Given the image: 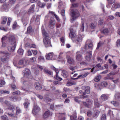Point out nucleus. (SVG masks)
Instances as JSON below:
<instances>
[{
	"mask_svg": "<svg viewBox=\"0 0 120 120\" xmlns=\"http://www.w3.org/2000/svg\"><path fill=\"white\" fill-rule=\"evenodd\" d=\"M23 73L24 77L21 79V81L23 82L24 85V89L25 90L28 91L32 88V85L28 82L23 81V80L25 78H26L30 80L32 79V76L31 74L30 70L28 69H26L23 71Z\"/></svg>",
	"mask_w": 120,
	"mask_h": 120,
	"instance_id": "obj_1",
	"label": "nucleus"
},
{
	"mask_svg": "<svg viewBox=\"0 0 120 120\" xmlns=\"http://www.w3.org/2000/svg\"><path fill=\"white\" fill-rule=\"evenodd\" d=\"M7 39H9V45L8 47V50L10 52H13L16 46V40L14 36L10 35L8 37Z\"/></svg>",
	"mask_w": 120,
	"mask_h": 120,
	"instance_id": "obj_2",
	"label": "nucleus"
},
{
	"mask_svg": "<svg viewBox=\"0 0 120 120\" xmlns=\"http://www.w3.org/2000/svg\"><path fill=\"white\" fill-rule=\"evenodd\" d=\"M71 16L72 18L71 20L72 22L75 20V19L78 17L80 16L79 11L76 9H72L71 10Z\"/></svg>",
	"mask_w": 120,
	"mask_h": 120,
	"instance_id": "obj_3",
	"label": "nucleus"
},
{
	"mask_svg": "<svg viewBox=\"0 0 120 120\" xmlns=\"http://www.w3.org/2000/svg\"><path fill=\"white\" fill-rule=\"evenodd\" d=\"M84 48L86 50L89 49L92 50L93 48V43L90 40H87L86 42Z\"/></svg>",
	"mask_w": 120,
	"mask_h": 120,
	"instance_id": "obj_4",
	"label": "nucleus"
},
{
	"mask_svg": "<svg viewBox=\"0 0 120 120\" xmlns=\"http://www.w3.org/2000/svg\"><path fill=\"white\" fill-rule=\"evenodd\" d=\"M45 45H48L47 46V47H49L51 46L50 44V38L49 36V35L45 32Z\"/></svg>",
	"mask_w": 120,
	"mask_h": 120,
	"instance_id": "obj_5",
	"label": "nucleus"
},
{
	"mask_svg": "<svg viewBox=\"0 0 120 120\" xmlns=\"http://www.w3.org/2000/svg\"><path fill=\"white\" fill-rule=\"evenodd\" d=\"M40 109L39 107L36 105H34V107L33 110L32 111L33 113L36 115L40 111Z\"/></svg>",
	"mask_w": 120,
	"mask_h": 120,
	"instance_id": "obj_6",
	"label": "nucleus"
},
{
	"mask_svg": "<svg viewBox=\"0 0 120 120\" xmlns=\"http://www.w3.org/2000/svg\"><path fill=\"white\" fill-rule=\"evenodd\" d=\"M56 22L54 20L50 19L49 22V26L51 29H53L55 27Z\"/></svg>",
	"mask_w": 120,
	"mask_h": 120,
	"instance_id": "obj_7",
	"label": "nucleus"
},
{
	"mask_svg": "<svg viewBox=\"0 0 120 120\" xmlns=\"http://www.w3.org/2000/svg\"><path fill=\"white\" fill-rule=\"evenodd\" d=\"M92 56L91 51H88L86 53V59L88 61H89L90 60Z\"/></svg>",
	"mask_w": 120,
	"mask_h": 120,
	"instance_id": "obj_8",
	"label": "nucleus"
},
{
	"mask_svg": "<svg viewBox=\"0 0 120 120\" xmlns=\"http://www.w3.org/2000/svg\"><path fill=\"white\" fill-rule=\"evenodd\" d=\"M76 60L79 61H80L82 60V57L81 53L80 52H76Z\"/></svg>",
	"mask_w": 120,
	"mask_h": 120,
	"instance_id": "obj_9",
	"label": "nucleus"
},
{
	"mask_svg": "<svg viewBox=\"0 0 120 120\" xmlns=\"http://www.w3.org/2000/svg\"><path fill=\"white\" fill-rule=\"evenodd\" d=\"M67 58L68 63L70 64H74L75 61L74 59L69 56H67Z\"/></svg>",
	"mask_w": 120,
	"mask_h": 120,
	"instance_id": "obj_10",
	"label": "nucleus"
},
{
	"mask_svg": "<svg viewBox=\"0 0 120 120\" xmlns=\"http://www.w3.org/2000/svg\"><path fill=\"white\" fill-rule=\"evenodd\" d=\"M81 88L83 90H85V92L86 94L87 93L88 94L90 93V89L89 86H87L85 87V86H82Z\"/></svg>",
	"mask_w": 120,
	"mask_h": 120,
	"instance_id": "obj_11",
	"label": "nucleus"
},
{
	"mask_svg": "<svg viewBox=\"0 0 120 120\" xmlns=\"http://www.w3.org/2000/svg\"><path fill=\"white\" fill-rule=\"evenodd\" d=\"M8 37L4 36L1 39V42H2V46L4 47L6 45V44L5 43V41L7 40Z\"/></svg>",
	"mask_w": 120,
	"mask_h": 120,
	"instance_id": "obj_12",
	"label": "nucleus"
},
{
	"mask_svg": "<svg viewBox=\"0 0 120 120\" xmlns=\"http://www.w3.org/2000/svg\"><path fill=\"white\" fill-rule=\"evenodd\" d=\"M88 74V72H87L86 73H85L84 74H82L79 75L78 76L77 78H74L72 77H71V79H72L75 80L76 79H77L80 78H83L86 76Z\"/></svg>",
	"mask_w": 120,
	"mask_h": 120,
	"instance_id": "obj_13",
	"label": "nucleus"
},
{
	"mask_svg": "<svg viewBox=\"0 0 120 120\" xmlns=\"http://www.w3.org/2000/svg\"><path fill=\"white\" fill-rule=\"evenodd\" d=\"M86 101L87 102H83V103L84 105L87 107H88L89 105H91L92 103V101L89 99H87Z\"/></svg>",
	"mask_w": 120,
	"mask_h": 120,
	"instance_id": "obj_14",
	"label": "nucleus"
},
{
	"mask_svg": "<svg viewBox=\"0 0 120 120\" xmlns=\"http://www.w3.org/2000/svg\"><path fill=\"white\" fill-rule=\"evenodd\" d=\"M61 71V75L64 77L66 78L68 77V74L67 71L64 70H62Z\"/></svg>",
	"mask_w": 120,
	"mask_h": 120,
	"instance_id": "obj_15",
	"label": "nucleus"
},
{
	"mask_svg": "<svg viewBox=\"0 0 120 120\" xmlns=\"http://www.w3.org/2000/svg\"><path fill=\"white\" fill-rule=\"evenodd\" d=\"M53 54L52 52H50L47 54L45 56L46 59L48 60H51L53 56Z\"/></svg>",
	"mask_w": 120,
	"mask_h": 120,
	"instance_id": "obj_16",
	"label": "nucleus"
},
{
	"mask_svg": "<svg viewBox=\"0 0 120 120\" xmlns=\"http://www.w3.org/2000/svg\"><path fill=\"white\" fill-rule=\"evenodd\" d=\"M34 7L35 5H33L31 6L28 12V14H30L34 12Z\"/></svg>",
	"mask_w": 120,
	"mask_h": 120,
	"instance_id": "obj_17",
	"label": "nucleus"
},
{
	"mask_svg": "<svg viewBox=\"0 0 120 120\" xmlns=\"http://www.w3.org/2000/svg\"><path fill=\"white\" fill-rule=\"evenodd\" d=\"M34 86L37 90H40L41 89V85L38 82L34 84Z\"/></svg>",
	"mask_w": 120,
	"mask_h": 120,
	"instance_id": "obj_18",
	"label": "nucleus"
},
{
	"mask_svg": "<svg viewBox=\"0 0 120 120\" xmlns=\"http://www.w3.org/2000/svg\"><path fill=\"white\" fill-rule=\"evenodd\" d=\"M42 33L44 38H43V42L44 43H45V30L44 26L43 25L41 27Z\"/></svg>",
	"mask_w": 120,
	"mask_h": 120,
	"instance_id": "obj_19",
	"label": "nucleus"
},
{
	"mask_svg": "<svg viewBox=\"0 0 120 120\" xmlns=\"http://www.w3.org/2000/svg\"><path fill=\"white\" fill-rule=\"evenodd\" d=\"M18 64L19 65H22L23 67L26 65V61L25 60H20Z\"/></svg>",
	"mask_w": 120,
	"mask_h": 120,
	"instance_id": "obj_20",
	"label": "nucleus"
},
{
	"mask_svg": "<svg viewBox=\"0 0 120 120\" xmlns=\"http://www.w3.org/2000/svg\"><path fill=\"white\" fill-rule=\"evenodd\" d=\"M101 98L102 100L106 101L108 99V97L106 94H104L101 95Z\"/></svg>",
	"mask_w": 120,
	"mask_h": 120,
	"instance_id": "obj_21",
	"label": "nucleus"
},
{
	"mask_svg": "<svg viewBox=\"0 0 120 120\" xmlns=\"http://www.w3.org/2000/svg\"><path fill=\"white\" fill-rule=\"evenodd\" d=\"M82 36L81 35H79L78 36L77 38L76 39L75 41L77 43V42H80L82 41Z\"/></svg>",
	"mask_w": 120,
	"mask_h": 120,
	"instance_id": "obj_22",
	"label": "nucleus"
},
{
	"mask_svg": "<svg viewBox=\"0 0 120 120\" xmlns=\"http://www.w3.org/2000/svg\"><path fill=\"white\" fill-rule=\"evenodd\" d=\"M77 26H71L70 29V31H72V32H75L76 31V27Z\"/></svg>",
	"mask_w": 120,
	"mask_h": 120,
	"instance_id": "obj_23",
	"label": "nucleus"
},
{
	"mask_svg": "<svg viewBox=\"0 0 120 120\" xmlns=\"http://www.w3.org/2000/svg\"><path fill=\"white\" fill-rule=\"evenodd\" d=\"M16 115H17L22 112V111L19 107H17L16 109Z\"/></svg>",
	"mask_w": 120,
	"mask_h": 120,
	"instance_id": "obj_24",
	"label": "nucleus"
},
{
	"mask_svg": "<svg viewBox=\"0 0 120 120\" xmlns=\"http://www.w3.org/2000/svg\"><path fill=\"white\" fill-rule=\"evenodd\" d=\"M97 25V24L96 23H90V28L92 29H94L96 26Z\"/></svg>",
	"mask_w": 120,
	"mask_h": 120,
	"instance_id": "obj_25",
	"label": "nucleus"
},
{
	"mask_svg": "<svg viewBox=\"0 0 120 120\" xmlns=\"http://www.w3.org/2000/svg\"><path fill=\"white\" fill-rule=\"evenodd\" d=\"M75 32H72V31H71V32H70V33L69 34L70 37H71V38H74L76 35Z\"/></svg>",
	"mask_w": 120,
	"mask_h": 120,
	"instance_id": "obj_26",
	"label": "nucleus"
},
{
	"mask_svg": "<svg viewBox=\"0 0 120 120\" xmlns=\"http://www.w3.org/2000/svg\"><path fill=\"white\" fill-rule=\"evenodd\" d=\"M101 78V76L100 75H97L95 77L94 79V80L96 82H98L100 80Z\"/></svg>",
	"mask_w": 120,
	"mask_h": 120,
	"instance_id": "obj_27",
	"label": "nucleus"
},
{
	"mask_svg": "<svg viewBox=\"0 0 120 120\" xmlns=\"http://www.w3.org/2000/svg\"><path fill=\"white\" fill-rule=\"evenodd\" d=\"M38 5L39 7L43 8L44 7L45 4L40 1H39L38 3Z\"/></svg>",
	"mask_w": 120,
	"mask_h": 120,
	"instance_id": "obj_28",
	"label": "nucleus"
},
{
	"mask_svg": "<svg viewBox=\"0 0 120 120\" xmlns=\"http://www.w3.org/2000/svg\"><path fill=\"white\" fill-rule=\"evenodd\" d=\"M23 52L24 50L20 48L18 50L17 52L18 54L21 55H22L23 54Z\"/></svg>",
	"mask_w": 120,
	"mask_h": 120,
	"instance_id": "obj_29",
	"label": "nucleus"
},
{
	"mask_svg": "<svg viewBox=\"0 0 120 120\" xmlns=\"http://www.w3.org/2000/svg\"><path fill=\"white\" fill-rule=\"evenodd\" d=\"M109 31L108 28H106L102 31V33L105 34H107L109 33Z\"/></svg>",
	"mask_w": 120,
	"mask_h": 120,
	"instance_id": "obj_30",
	"label": "nucleus"
},
{
	"mask_svg": "<svg viewBox=\"0 0 120 120\" xmlns=\"http://www.w3.org/2000/svg\"><path fill=\"white\" fill-rule=\"evenodd\" d=\"M30 104V103L28 100L26 101L24 103V105L25 108H27Z\"/></svg>",
	"mask_w": 120,
	"mask_h": 120,
	"instance_id": "obj_31",
	"label": "nucleus"
},
{
	"mask_svg": "<svg viewBox=\"0 0 120 120\" xmlns=\"http://www.w3.org/2000/svg\"><path fill=\"white\" fill-rule=\"evenodd\" d=\"M100 112L98 110H96L94 112V117H97L98 116Z\"/></svg>",
	"mask_w": 120,
	"mask_h": 120,
	"instance_id": "obj_32",
	"label": "nucleus"
},
{
	"mask_svg": "<svg viewBox=\"0 0 120 120\" xmlns=\"http://www.w3.org/2000/svg\"><path fill=\"white\" fill-rule=\"evenodd\" d=\"M40 18V16L39 15H38L36 17L35 21L38 24H39V23Z\"/></svg>",
	"mask_w": 120,
	"mask_h": 120,
	"instance_id": "obj_33",
	"label": "nucleus"
},
{
	"mask_svg": "<svg viewBox=\"0 0 120 120\" xmlns=\"http://www.w3.org/2000/svg\"><path fill=\"white\" fill-rule=\"evenodd\" d=\"M112 7L115 8H117L120 7V5L119 4L116 3L113 4Z\"/></svg>",
	"mask_w": 120,
	"mask_h": 120,
	"instance_id": "obj_34",
	"label": "nucleus"
},
{
	"mask_svg": "<svg viewBox=\"0 0 120 120\" xmlns=\"http://www.w3.org/2000/svg\"><path fill=\"white\" fill-rule=\"evenodd\" d=\"M75 84V83L74 82L71 81H68L67 83V85L69 86Z\"/></svg>",
	"mask_w": 120,
	"mask_h": 120,
	"instance_id": "obj_35",
	"label": "nucleus"
},
{
	"mask_svg": "<svg viewBox=\"0 0 120 120\" xmlns=\"http://www.w3.org/2000/svg\"><path fill=\"white\" fill-rule=\"evenodd\" d=\"M45 73L49 75H52V72L51 71L48 70H45Z\"/></svg>",
	"mask_w": 120,
	"mask_h": 120,
	"instance_id": "obj_36",
	"label": "nucleus"
},
{
	"mask_svg": "<svg viewBox=\"0 0 120 120\" xmlns=\"http://www.w3.org/2000/svg\"><path fill=\"white\" fill-rule=\"evenodd\" d=\"M117 73L116 71H112L109 74H108L107 75L109 76H110L111 75H114L116 74Z\"/></svg>",
	"mask_w": 120,
	"mask_h": 120,
	"instance_id": "obj_37",
	"label": "nucleus"
},
{
	"mask_svg": "<svg viewBox=\"0 0 120 120\" xmlns=\"http://www.w3.org/2000/svg\"><path fill=\"white\" fill-rule=\"evenodd\" d=\"M32 31V28L31 26H29L28 27L27 30V32L28 33H30Z\"/></svg>",
	"mask_w": 120,
	"mask_h": 120,
	"instance_id": "obj_38",
	"label": "nucleus"
},
{
	"mask_svg": "<svg viewBox=\"0 0 120 120\" xmlns=\"http://www.w3.org/2000/svg\"><path fill=\"white\" fill-rule=\"evenodd\" d=\"M111 103L115 106H117L119 105V103L118 102L116 101H111Z\"/></svg>",
	"mask_w": 120,
	"mask_h": 120,
	"instance_id": "obj_39",
	"label": "nucleus"
},
{
	"mask_svg": "<svg viewBox=\"0 0 120 120\" xmlns=\"http://www.w3.org/2000/svg\"><path fill=\"white\" fill-rule=\"evenodd\" d=\"M52 69L55 71L56 72V76L57 75V74H58L59 70L58 69H57L55 67H54V66H52Z\"/></svg>",
	"mask_w": 120,
	"mask_h": 120,
	"instance_id": "obj_40",
	"label": "nucleus"
},
{
	"mask_svg": "<svg viewBox=\"0 0 120 120\" xmlns=\"http://www.w3.org/2000/svg\"><path fill=\"white\" fill-rule=\"evenodd\" d=\"M8 114L9 116L12 117H16L17 118V117L16 115L15 114L9 113H8Z\"/></svg>",
	"mask_w": 120,
	"mask_h": 120,
	"instance_id": "obj_41",
	"label": "nucleus"
},
{
	"mask_svg": "<svg viewBox=\"0 0 120 120\" xmlns=\"http://www.w3.org/2000/svg\"><path fill=\"white\" fill-rule=\"evenodd\" d=\"M70 119L71 120H77V116L75 115L71 116Z\"/></svg>",
	"mask_w": 120,
	"mask_h": 120,
	"instance_id": "obj_42",
	"label": "nucleus"
},
{
	"mask_svg": "<svg viewBox=\"0 0 120 120\" xmlns=\"http://www.w3.org/2000/svg\"><path fill=\"white\" fill-rule=\"evenodd\" d=\"M50 115H51V113L49 111V110H47L46 112H45V117L47 116V117L49 116ZM46 117H45V118Z\"/></svg>",
	"mask_w": 120,
	"mask_h": 120,
	"instance_id": "obj_43",
	"label": "nucleus"
},
{
	"mask_svg": "<svg viewBox=\"0 0 120 120\" xmlns=\"http://www.w3.org/2000/svg\"><path fill=\"white\" fill-rule=\"evenodd\" d=\"M7 20V18H6L4 17L3 19V20L1 22V24H4L6 23Z\"/></svg>",
	"mask_w": 120,
	"mask_h": 120,
	"instance_id": "obj_44",
	"label": "nucleus"
},
{
	"mask_svg": "<svg viewBox=\"0 0 120 120\" xmlns=\"http://www.w3.org/2000/svg\"><path fill=\"white\" fill-rule=\"evenodd\" d=\"M116 46L117 47H119L120 46V39H119L117 40L116 42Z\"/></svg>",
	"mask_w": 120,
	"mask_h": 120,
	"instance_id": "obj_45",
	"label": "nucleus"
},
{
	"mask_svg": "<svg viewBox=\"0 0 120 120\" xmlns=\"http://www.w3.org/2000/svg\"><path fill=\"white\" fill-rule=\"evenodd\" d=\"M106 117V115L105 114H103L101 118V120H105Z\"/></svg>",
	"mask_w": 120,
	"mask_h": 120,
	"instance_id": "obj_46",
	"label": "nucleus"
},
{
	"mask_svg": "<svg viewBox=\"0 0 120 120\" xmlns=\"http://www.w3.org/2000/svg\"><path fill=\"white\" fill-rule=\"evenodd\" d=\"M101 85L103 86L106 87L107 85V83L106 82H103L101 83Z\"/></svg>",
	"mask_w": 120,
	"mask_h": 120,
	"instance_id": "obj_47",
	"label": "nucleus"
},
{
	"mask_svg": "<svg viewBox=\"0 0 120 120\" xmlns=\"http://www.w3.org/2000/svg\"><path fill=\"white\" fill-rule=\"evenodd\" d=\"M102 45V43L100 41L98 43L97 46L96 48V49H98L99 47L101 46Z\"/></svg>",
	"mask_w": 120,
	"mask_h": 120,
	"instance_id": "obj_48",
	"label": "nucleus"
},
{
	"mask_svg": "<svg viewBox=\"0 0 120 120\" xmlns=\"http://www.w3.org/2000/svg\"><path fill=\"white\" fill-rule=\"evenodd\" d=\"M1 118L3 120H8V119L7 116L5 115L2 116Z\"/></svg>",
	"mask_w": 120,
	"mask_h": 120,
	"instance_id": "obj_49",
	"label": "nucleus"
},
{
	"mask_svg": "<svg viewBox=\"0 0 120 120\" xmlns=\"http://www.w3.org/2000/svg\"><path fill=\"white\" fill-rule=\"evenodd\" d=\"M84 23L83 22L82 23V25H81L80 29H81L82 31L83 32L84 30Z\"/></svg>",
	"mask_w": 120,
	"mask_h": 120,
	"instance_id": "obj_50",
	"label": "nucleus"
},
{
	"mask_svg": "<svg viewBox=\"0 0 120 120\" xmlns=\"http://www.w3.org/2000/svg\"><path fill=\"white\" fill-rule=\"evenodd\" d=\"M104 22L103 19H100L98 21L99 25H102Z\"/></svg>",
	"mask_w": 120,
	"mask_h": 120,
	"instance_id": "obj_51",
	"label": "nucleus"
},
{
	"mask_svg": "<svg viewBox=\"0 0 120 120\" xmlns=\"http://www.w3.org/2000/svg\"><path fill=\"white\" fill-rule=\"evenodd\" d=\"M8 106V109L12 110H13V109H14V107L13 106L10 104Z\"/></svg>",
	"mask_w": 120,
	"mask_h": 120,
	"instance_id": "obj_52",
	"label": "nucleus"
},
{
	"mask_svg": "<svg viewBox=\"0 0 120 120\" xmlns=\"http://www.w3.org/2000/svg\"><path fill=\"white\" fill-rule=\"evenodd\" d=\"M0 29L5 31H6L7 30V28H5L2 26H0Z\"/></svg>",
	"mask_w": 120,
	"mask_h": 120,
	"instance_id": "obj_53",
	"label": "nucleus"
},
{
	"mask_svg": "<svg viewBox=\"0 0 120 120\" xmlns=\"http://www.w3.org/2000/svg\"><path fill=\"white\" fill-rule=\"evenodd\" d=\"M15 1L16 0H10L9 3L11 4H15Z\"/></svg>",
	"mask_w": 120,
	"mask_h": 120,
	"instance_id": "obj_54",
	"label": "nucleus"
},
{
	"mask_svg": "<svg viewBox=\"0 0 120 120\" xmlns=\"http://www.w3.org/2000/svg\"><path fill=\"white\" fill-rule=\"evenodd\" d=\"M65 11L64 9H63L61 10V14L63 16H65Z\"/></svg>",
	"mask_w": 120,
	"mask_h": 120,
	"instance_id": "obj_55",
	"label": "nucleus"
},
{
	"mask_svg": "<svg viewBox=\"0 0 120 120\" xmlns=\"http://www.w3.org/2000/svg\"><path fill=\"white\" fill-rule=\"evenodd\" d=\"M94 104L95 106L98 107H99L100 106V104L96 101H94Z\"/></svg>",
	"mask_w": 120,
	"mask_h": 120,
	"instance_id": "obj_56",
	"label": "nucleus"
},
{
	"mask_svg": "<svg viewBox=\"0 0 120 120\" xmlns=\"http://www.w3.org/2000/svg\"><path fill=\"white\" fill-rule=\"evenodd\" d=\"M115 97L117 101L120 102V94L118 95Z\"/></svg>",
	"mask_w": 120,
	"mask_h": 120,
	"instance_id": "obj_57",
	"label": "nucleus"
},
{
	"mask_svg": "<svg viewBox=\"0 0 120 120\" xmlns=\"http://www.w3.org/2000/svg\"><path fill=\"white\" fill-rule=\"evenodd\" d=\"M63 90L64 91L66 92H68L70 91V90L69 88L66 87H64L63 88Z\"/></svg>",
	"mask_w": 120,
	"mask_h": 120,
	"instance_id": "obj_58",
	"label": "nucleus"
},
{
	"mask_svg": "<svg viewBox=\"0 0 120 120\" xmlns=\"http://www.w3.org/2000/svg\"><path fill=\"white\" fill-rule=\"evenodd\" d=\"M76 66L75 67H73L72 66H71L69 68V69L72 71H73L75 70V69H76Z\"/></svg>",
	"mask_w": 120,
	"mask_h": 120,
	"instance_id": "obj_59",
	"label": "nucleus"
},
{
	"mask_svg": "<svg viewBox=\"0 0 120 120\" xmlns=\"http://www.w3.org/2000/svg\"><path fill=\"white\" fill-rule=\"evenodd\" d=\"M5 82L4 81L2 80H0V84L2 85V87L5 84Z\"/></svg>",
	"mask_w": 120,
	"mask_h": 120,
	"instance_id": "obj_60",
	"label": "nucleus"
},
{
	"mask_svg": "<svg viewBox=\"0 0 120 120\" xmlns=\"http://www.w3.org/2000/svg\"><path fill=\"white\" fill-rule=\"evenodd\" d=\"M114 17L112 15H110L108 16V18L110 20H113L114 19Z\"/></svg>",
	"mask_w": 120,
	"mask_h": 120,
	"instance_id": "obj_61",
	"label": "nucleus"
},
{
	"mask_svg": "<svg viewBox=\"0 0 120 120\" xmlns=\"http://www.w3.org/2000/svg\"><path fill=\"white\" fill-rule=\"evenodd\" d=\"M20 92L19 91H17L16 92H13V95L16 94L17 95H18L20 94Z\"/></svg>",
	"mask_w": 120,
	"mask_h": 120,
	"instance_id": "obj_62",
	"label": "nucleus"
},
{
	"mask_svg": "<svg viewBox=\"0 0 120 120\" xmlns=\"http://www.w3.org/2000/svg\"><path fill=\"white\" fill-rule=\"evenodd\" d=\"M7 59L5 56H3L1 57V60L2 61L4 62L7 60Z\"/></svg>",
	"mask_w": 120,
	"mask_h": 120,
	"instance_id": "obj_63",
	"label": "nucleus"
},
{
	"mask_svg": "<svg viewBox=\"0 0 120 120\" xmlns=\"http://www.w3.org/2000/svg\"><path fill=\"white\" fill-rule=\"evenodd\" d=\"M3 8L4 9H6L8 7V5L7 4H4L3 6Z\"/></svg>",
	"mask_w": 120,
	"mask_h": 120,
	"instance_id": "obj_64",
	"label": "nucleus"
}]
</instances>
